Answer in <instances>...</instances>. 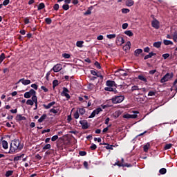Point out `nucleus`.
Listing matches in <instances>:
<instances>
[{"instance_id":"nucleus-16","label":"nucleus","mask_w":177,"mask_h":177,"mask_svg":"<svg viewBox=\"0 0 177 177\" xmlns=\"http://www.w3.org/2000/svg\"><path fill=\"white\" fill-rule=\"evenodd\" d=\"M106 84L107 86H115V81L108 80Z\"/></svg>"},{"instance_id":"nucleus-6","label":"nucleus","mask_w":177,"mask_h":177,"mask_svg":"<svg viewBox=\"0 0 177 177\" xmlns=\"http://www.w3.org/2000/svg\"><path fill=\"white\" fill-rule=\"evenodd\" d=\"M63 68V66L60 64H57L55 65L51 70L54 71V73H59Z\"/></svg>"},{"instance_id":"nucleus-14","label":"nucleus","mask_w":177,"mask_h":177,"mask_svg":"<svg viewBox=\"0 0 177 177\" xmlns=\"http://www.w3.org/2000/svg\"><path fill=\"white\" fill-rule=\"evenodd\" d=\"M153 56H156V53L151 52L149 53V55H145L144 59H145V60H147V59H151V57H153Z\"/></svg>"},{"instance_id":"nucleus-43","label":"nucleus","mask_w":177,"mask_h":177,"mask_svg":"<svg viewBox=\"0 0 177 177\" xmlns=\"http://www.w3.org/2000/svg\"><path fill=\"white\" fill-rule=\"evenodd\" d=\"M106 37L109 39H112L113 38H115V34L107 35Z\"/></svg>"},{"instance_id":"nucleus-44","label":"nucleus","mask_w":177,"mask_h":177,"mask_svg":"<svg viewBox=\"0 0 177 177\" xmlns=\"http://www.w3.org/2000/svg\"><path fill=\"white\" fill-rule=\"evenodd\" d=\"M50 149V144H47L43 147V150H48Z\"/></svg>"},{"instance_id":"nucleus-30","label":"nucleus","mask_w":177,"mask_h":177,"mask_svg":"<svg viewBox=\"0 0 177 177\" xmlns=\"http://www.w3.org/2000/svg\"><path fill=\"white\" fill-rule=\"evenodd\" d=\"M34 100H28L26 101V104H28V106H34Z\"/></svg>"},{"instance_id":"nucleus-41","label":"nucleus","mask_w":177,"mask_h":177,"mask_svg":"<svg viewBox=\"0 0 177 177\" xmlns=\"http://www.w3.org/2000/svg\"><path fill=\"white\" fill-rule=\"evenodd\" d=\"M171 147H172V144H167L165 146V150H169V149H171Z\"/></svg>"},{"instance_id":"nucleus-42","label":"nucleus","mask_w":177,"mask_h":177,"mask_svg":"<svg viewBox=\"0 0 177 177\" xmlns=\"http://www.w3.org/2000/svg\"><path fill=\"white\" fill-rule=\"evenodd\" d=\"M58 139H59V136L57 135L53 136L51 138L52 142H56V140H58Z\"/></svg>"},{"instance_id":"nucleus-56","label":"nucleus","mask_w":177,"mask_h":177,"mask_svg":"<svg viewBox=\"0 0 177 177\" xmlns=\"http://www.w3.org/2000/svg\"><path fill=\"white\" fill-rule=\"evenodd\" d=\"M31 88H33V89H35L37 91V89H38V86L35 84H31Z\"/></svg>"},{"instance_id":"nucleus-25","label":"nucleus","mask_w":177,"mask_h":177,"mask_svg":"<svg viewBox=\"0 0 177 177\" xmlns=\"http://www.w3.org/2000/svg\"><path fill=\"white\" fill-rule=\"evenodd\" d=\"M117 41L120 42V45H122V44L125 43V40H124V37H117Z\"/></svg>"},{"instance_id":"nucleus-38","label":"nucleus","mask_w":177,"mask_h":177,"mask_svg":"<svg viewBox=\"0 0 177 177\" xmlns=\"http://www.w3.org/2000/svg\"><path fill=\"white\" fill-rule=\"evenodd\" d=\"M62 8L64 10H68V9H70V6H68V4H64Z\"/></svg>"},{"instance_id":"nucleus-31","label":"nucleus","mask_w":177,"mask_h":177,"mask_svg":"<svg viewBox=\"0 0 177 177\" xmlns=\"http://www.w3.org/2000/svg\"><path fill=\"white\" fill-rule=\"evenodd\" d=\"M154 48H160L161 47V41H157L153 43Z\"/></svg>"},{"instance_id":"nucleus-60","label":"nucleus","mask_w":177,"mask_h":177,"mask_svg":"<svg viewBox=\"0 0 177 177\" xmlns=\"http://www.w3.org/2000/svg\"><path fill=\"white\" fill-rule=\"evenodd\" d=\"M162 57L165 59H168V57H169V54L166 53V54H163L162 55Z\"/></svg>"},{"instance_id":"nucleus-61","label":"nucleus","mask_w":177,"mask_h":177,"mask_svg":"<svg viewBox=\"0 0 177 177\" xmlns=\"http://www.w3.org/2000/svg\"><path fill=\"white\" fill-rule=\"evenodd\" d=\"M123 30H127L128 28V24L127 23L122 24Z\"/></svg>"},{"instance_id":"nucleus-35","label":"nucleus","mask_w":177,"mask_h":177,"mask_svg":"<svg viewBox=\"0 0 177 177\" xmlns=\"http://www.w3.org/2000/svg\"><path fill=\"white\" fill-rule=\"evenodd\" d=\"M159 172L161 174V175H165V174H167V169L162 168L159 170Z\"/></svg>"},{"instance_id":"nucleus-12","label":"nucleus","mask_w":177,"mask_h":177,"mask_svg":"<svg viewBox=\"0 0 177 177\" xmlns=\"http://www.w3.org/2000/svg\"><path fill=\"white\" fill-rule=\"evenodd\" d=\"M21 82V84H23V85H30V84H31V81L29 80H25V79H20L18 82Z\"/></svg>"},{"instance_id":"nucleus-7","label":"nucleus","mask_w":177,"mask_h":177,"mask_svg":"<svg viewBox=\"0 0 177 177\" xmlns=\"http://www.w3.org/2000/svg\"><path fill=\"white\" fill-rule=\"evenodd\" d=\"M80 124L82 125V129H88L89 128V124L86 120H80Z\"/></svg>"},{"instance_id":"nucleus-64","label":"nucleus","mask_w":177,"mask_h":177,"mask_svg":"<svg viewBox=\"0 0 177 177\" xmlns=\"http://www.w3.org/2000/svg\"><path fill=\"white\" fill-rule=\"evenodd\" d=\"M54 10H59V4H55Z\"/></svg>"},{"instance_id":"nucleus-46","label":"nucleus","mask_w":177,"mask_h":177,"mask_svg":"<svg viewBox=\"0 0 177 177\" xmlns=\"http://www.w3.org/2000/svg\"><path fill=\"white\" fill-rule=\"evenodd\" d=\"M45 21L47 24H50L52 23V19H50V18H46Z\"/></svg>"},{"instance_id":"nucleus-58","label":"nucleus","mask_w":177,"mask_h":177,"mask_svg":"<svg viewBox=\"0 0 177 177\" xmlns=\"http://www.w3.org/2000/svg\"><path fill=\"white\" fill-rule=\"evenodd\" d=\"M80 156H86V153L84 151H81L79 152Z\"/></svg>"},{"instance_id":"nucleus-13","label":"nucleus","mask_w":177,"mask_h":177,"mask_svg":"<svg viewBox=\"0 0 177 177\" xmlns=\"http://www.w3.org/2000/svg\"><path fill=\"white\" fill-rule=\"evenodd\" d=\"M32 100L35 102V107L34 108V110H37L38 109V99L37 98V95L32 96Z\"/></svg>"},{"instance_id":"nucleus-5","label":"nucleus","mask_w":177,"mask_h":177,"mask_svg":"<svg viewBox=\"0 0 177 177\" xmlns=\"http://www.w3.org/2000/svg\"><path fill=\"white\" fill-rule=\"evenodd\" d=\"M116 75H118V77H127V75H128V73H127L125 72V71L122 70V69H119L118 71L115 72Z\"/></svg>"},{"instance_id":"nucleus-53","label":"nucleus","mask_w":177,"mask_h":177,"mask_svg":"<svg viewBox=\"0 0 177 177\" xmlns=\"http://www.w3.org/2000/svg\"><path fill=\"white\" fill-rule=\"evenodd\" d=\"M62 95L65 96L66 99H70V94H68L67 93H62Z\"/></svg>"},{"instance_id":"nucleus-28","label":"nucleus","mask_w":177,"mask_h":177,"mask_svg":"<svg viewBox=\"0 0 177 177\" xmlns=\"http://www.w3.org/2000/svg\"><path fill=\"white\" fill-rule=\"evenodd\" d=\"M24 157V154H21V156H16L14 158V161H19L21 158Z\"/></svg>"},{"instance_id":"nucleus-34","label":"nucleus","mask_w":177,"mask_h":177,"mask_svg":"<svg viewBox=\"0 0 177 177\" xmlns=\"http://www.w3.org/2000/svg\"><path fill=\"white\" fill-rule=\"evenodd\" d=\"M124 34H126V35H128V37H132L133 35V33L131 30H126L124 32Z\"/></svg>"},{"instance_id":"nucleus-1","label":"nucleus","mask_w":177,"mask_h":177,"mask_svg":"<svg viewBox=\"0 0 177 177\" xmlns=\"http://www.w3.org/2000/svg\"><path fill=\"white\" fill-rule=\"evenodd\" d=\"M11 150H14V151H16V150H21L23 149V145L20 144V141L19 140H15L11 143Z\"/></svg>"},{"instance_id":"nucleus-33","label":"nucleus","mask_w":177,"mask_h":177,"mask_svg":"<svg viewBox=\"0 0 177 177\" xmlns=\"http://www.w3.org/2000/svg\"><path fill=\"white\" fill-rule=\"evenodd\" d=\"M91 74H92V75L95 76L93 77L95 80H96V78L99 77V75L95 71H91Z\"/></svg>"},{"instance_id":"nucleus-39","label":"nucleus","mask_w":177,"mask_h":177,"mask_svg":"<svg viewBox=\"0 0 177 177\" xmlns=\"http://www.w3.org/2000/svg\"><path fill=\"white\" fill-rule=\"evenodd\" d=\"M12 174H13V171L12 170L8 171L6 174V177L12 176Z\"/></svg>"},{"instance_id":"nucleus-26","label":"nucleus","mask_w":177,"mask_h":177,"mask_svg":"<svg viewBox=\"0 0 177 177\" xmlns=\"http://www.w3.org/2000/svg\"><path fill=\"white\" fill-rule=\"evenodd\" d=\"M163 44L165 45H174V42H172V41L171 40H163Z\"/></svg>"},{"instance_id":"nucleus-10","label":"nucleus","mask_w":177,"mask_h":177,"mask_svg":"<svg viewBox=\"0 0 177 177\" xmlns=\"http://www.w3.org/2000/svg\"><path fill=\"white\" fill-rule=\"evenodd\" d=\"M54 104H56V102L53 101L50 103H48L47 105L46 104H43V107L46 109V110H49L51 107H53Z\"/></svg>"},{"instance_id":"nucleus-21","label":"nucleus","mask_w":177,"mask_h":177,"mask_svg":"<svg viewBox=\"0 0 177 177\" xmlns=\"http://www.w3.org/2000/svg\"><path fill=\"white\" fill-rule=\"evenodd\" d=\"M93 9V7L88 8V10L84 12V15L88 16V15H91L92 13Z\"/></svg>"},{"instance_id":"nucleus-17","label":"nucleus","mask_w":177,"mask_h":177,"mask_svg":"<svg viewBox=\"0 0 177 177\" xmlns=\"http://www.w3.org/2000/svg\"><path fill=\"white\" fill-rule=\"evenodd\" d=\"M143 149L145 153H147V151H149V149H150V142H148L145 145H144Z\"/></svg>"},{"instance_id":"nucleus-23","label":"nucleus","mask_w":177,"mask_h":177,"mask_svg":"<svg viewBox=\"0 0 177 177\" xmlns=\"http://www.w3.org/2000/svg\"><path fill=\"white\" fill-rule=\"evenodd\" d=\"M77 111L79 112V113H80L81 115H84L86 112L85 109L84 108H78Z\"/></svg>"},{"instance_id":"nucleus-15","label":"nucleus","mask_w":177,"mask_h":177,"mask_svg":"<svg viewBox=\"0 0 177 177\" xmlns=\"http://www.w3.org/2000/svg\"><path fill=\"white\" fill-rule=\"evenodd\" d=\"M16 120L17 121H26V117H24L21 115H17L16 116Z\"/></svg>"},{"instance_id":"nucleus-50","label":"nucleus","mask_w":177,"mask_h":177,"mask_svg":"<svg viewBox=\"0 0 177 177\" xmlns=\"http://www.w3.org/2000/svg\"><path fill=\"white\" fill-rule=\"evenodd\" d=\"M94 64H95V67H96L97 68H98L99 70H100L101 66H100V64H99V62H95Z\"/></svg>"},{"instance_id":"nucleus-36","label":"nucleus","mask_w":177,"mask_h":177,"mask_svg":"<svg viewBox=\"0 0 177 177\" xmlns=\"http://www.w3.org/2000/svg\"><path fill=\"white\" fill-rule=\"evenodd\" d=\"M5 53H1L0 55V64L5 60Z\"/></svg>"},{"instance_id":"nucleus-18","label":"nucleus","mask_w":177,"mask_h":177,"mask_svg":"<svg viewBox=\"0 0 177 177\" xmlns=\"http://www.w3.org/2000/svg\"><path fill=\"white\" fill-rule=\"evenodd\" d=\"M46 114H43L40 118L38 120V122H44V121H45V120H46Z\"/></svg>"},{"instance_id":"nucleus-57","label":"nucleus","mask_w":177,"mask_h":177,"mask_svg":"<svg viewBox=\"0 0 177 177\" xmlns=\"http://www.w3.org/2000/svg\"><path fill=\"white\" fill-rule=\"evenodd\" d=\"M156 95V93L153 91H149L148 93V96H154Z\"/></svg>"},{"instance_id":"nucleus-62","label":"nucleus","mask_w":177,"mask_h":177,"mask_svg":"<svg viewBox=\"0 0 177 177\" xmlns=\"http://www.w3.org/2000/svg\"><path fill=\"white\" fill-rule=\"evenodd\" d=\"M84 167L86 168V169H89V167H88V162H84Z\"/></svg>"},{"instance_id":"nucleus-48","label":"nucleus","mask_w":177,"mask_h":177,"mask_svg":"<svg viewBox=\"0 0 177 177\" xmlns=\"http://www.w3.org/2000/svg\"><path fill=\"white\" fill-rule=\"evenodd\" d=\"M90 149H91V150H96V149H97V146H96L95 144H92Z\"/></svg>"},{"instance_id":"nucleus-55","label":"nucleus","mask_w":177,"mask_h":177,"mask_svg":"<svg viewBox=\"0 0 177 177\" xmlns=\"http://www.w3.org/2000/svg\"><path fill=\"white\" fill-rule=\"evenodd\" d=\"M63 57H64L65 59H70V55L67 54V53H64L63 54Z\"/></svg>"},{"instance_id":"nucleus-24","label":"nucleus","mask_w":177,"mask_h":177,"mask_svg":"<svg viewBox=\"0 0 177 177\" xmlns=\"http://www.w3.org/2000/svg\"><path fill=\"white\" fill-rule=\"evenodd\" d=\"M45 8V3H40L37 6V10H42V9H44Z\"/></svg>"},{"instance_id":"nucleus-3","label":"nucleus","mask_w":177,"mask_h":177,"mask_svg":"<svg viewBox=\"0 0 177 177\" xmlns=\"http://www.w3.org/2000/svg\"><path fill=\"white\" fill-rule=\"evenodd\" d=\"M133 113L134 114L133 115H131V114H129V113H126L123 115V118H127V119H129V118H131V119H135V118H138V115L137 114H139V111H133Z\"/></svg>"},{"instance_id":"nucleus-8","label":"nucleus","mask_w":177,"mask_h":177,"mask_svg":"<svg viewBox=\"0 0 177 177\" xmlns=\"http://www.w3.org/2000/svg\"><path fill=\"white\" fill-rule=\"evenodd\" d=\"M151 26L153 27V28H156V30H158V28H160V21H158L157 19H153L151 21Z\"/></svg>"},{"instance_id":"nucleus-51","label":"nucleus","mask_w":177,"mask_h":177,"mask_svg":"<svg viewBox=\"0 0 177 177\" xmlns=\"http://www.w3.org/2000/svg\"><path fill=\"white\" fill-rule=\"evenodd\" d=\"M122 13H129V9H128V8H123V9H122Z\"/></svg>"},{"instance_id":"nucleus-49","label":"nucleus","mask_w":177,"mask_h":177,"mask_svg":"<svg viewBox=\"0 0 177 177\" xmlns=\"http://www.w3.org/2000/svg\"><path fill=\"white\" fill-rule=\"evenodd\" d=\"M125 46L127 49H131V41H127Z\"/></svg>"},{"instance_id":"nucleus-54","label":"nucleus","mask_w":177,"mask_h":177,"mask_svg":"<svg viewBox=\"0 0 177 177\" xmlns=\"http://www.w3.org/2000/svg\"><path fill=\"white\" fill-rule=\"evenodd\" d=\"M9 2H10V0H5V1L3 2V6H6L7 5H9Z\"/></svg>"},{"instance_id":"nucleus-45","label":"nucleus","mask_w":177,"mask_h":177,"mask_svg":"<svg viewBox=\"0 0 177 177\" xmlns=\"http://www.w3.org/2000/svg\"><path fill=\"white\" fill-rule=\"evenodd\" d=\"M139 89H140L139 86H133L131 87L132 92H133V91H139Z\"/></svg>"},{"instance_id":"nucleus-2","label":"nucleus","mask_w":177,"mask_h":177,"mask_svg":"<svg viewBox=\"0 0 177 177\" xmlns=\"http://www.w3.org/2000/svg\"><path fill=\"white\" fill-rule=\"evenodd\" d=\"M125 97L124 95H118L112 97L111 102L113 103V104H117L118 103H122Z\"/></svg>"},{"instance_id":"nucleus-59","label":"nucleus","mask_w":177,"mask_h":177,"mask_svg":"<svg viewBox=\"0 0 177 177\" xmlns=\"http://www.w3.org/2000/svg\"><path fill=\"white\" fill-rule=\"evenodd\" d=\"M144 52H145L146 53H149V52H150V48L149 47H145L144 48Z\"/></svg>"},{"instance_id":"nucleus-52","label":"nucleus","mask_w":177,"mask_h":177,"mask_svg":"<svg viewBox=\"0 0 177 177\" xmlns=\"http://www.w3.org/2000/svg\"><path fill=\"white\" fill-rule=\"evenodd\" d=\"M105 91H108L109 92H113L114 91V88L112 87H106L105 88Z\"/></svg>"},{"instance_id":"nucleus-37","label":"nucleus","mask_w":177,"mask_h":177,"mask_svg":"<svg viewBox=\"0 0 177 177\" xmlns=\"http://www.w3.org/2000/svg\"><path fill=\"white\" fill-rule=\"evenodd\" d=\"M24 97H25L26 99H30V97H31V95H30L29 91H28V92H26V93H24Z\"/></svg>"},{"instance_id":"nucleus-9","label":"nucleus","mask_w":177,"mask_h":177,"mask_svg":"<svg viewBox=\"0 0 177 177\" xmlns=\"http://www.w3.org/2000/svg\"><path fill=\"white\" fill-rule=\"evenodd\" d=\"M101 111H103V110L102 109V108H97L95 110H94L92 113L91 114V115L89 116V118H93V117H95V115L99 114V113H100Z\"/></svg>"},{"instance_id":"nucleus-27","label":"nucleus","mask_w":177,"mask_h":177,"mask_svg":"<svg viewBox=\"0 0 177 177\" xmlns=\"http://www.w3.org/2000/svg\"><path fill=\"white\" fill-rule=\"evenodd\" d=\"M83 44H84V41H77L76 43V46H77V48H82Z\"/></svg>"},{"instance_id":"nucleus-29","label":"nucleus","mask_w":177,"mask_h":177,"mask_svg":"<svg viewBox=\"0 0 177 177\" xmlns=\"http://www.w3.org/2000/svg\"><path fill=\"white\" fill-rule=\"evenodd\" d=\"M2 147H3L6 150L8 149V142L6 140H3L2 142Z\"/></svg>"},{"instance_id":"nucleus-40","label":"nucleus","mask_w":177,"mask_h":177,"mask_svg":"<svg viewBox=\"0 0 177 177\" xmlns=\"http://www.w3.org/2000/svg\"><path fill=\"white\" fill-rule=\"evenodd\" d=\"M29 93L30 96H35V93H37V92H35L34 89H30Z\"/></svg>"},{"instance_id":"nucleus-32","label":"nucleus","mask_w":177,"mask_h":177,"mask_svg":"<svg viewBox=\"0 0 177 177\" xmlns=\"http://www.w3.org/2000/svg\"><path fill=\"white\" fill-rule=\"evenodd\" d=\"M73 117L75 118V120H78L80 118V112H78L77 110L74 113Z\"/></svg>"},{"instance_id":"nucleus-11","label":"nucleus","mask_w":177,"mask_h":177,"mask_svg":"<svg viewBox=\"0 0 177 177\" xmlns=\"http://www.w3.org/2000/svg\"><path fill=\"white\" fill-rule=\"evenodd\" d=\"M60 110L59 106H53V109H50L49 112L53 113V114H57Z\"/></svg>"},{"instance_id":"nucleus-4","label":"nucleus","mask_w":177,"mask_h":177,"mask_svg":"<svg viewBox=\"0 0 177 177\" xmlns=\"http://www.w3.org/2000/svg\"><path fill=\"white\" fill-rule=\"evenodd\" d=\"M172 78V74L171 73H167L161 80L160 82L162 84H164V82H167L169 81Z\"/></svg>"},{"instance_id":"nucleus-47","label":"nucleus","mask_w":177,"mask_h":177,"mask_svg":"<svg viewBox=\"0 0 177 177\" xmlns=\"http://www.w3.org/2000/svg\"><path fill=\"white\" fill-rule=\"evenodd\" d=\"M53 88H55V86H57V85H59V81L57 80H54L53 82Z\"/></svg>"},{"instance_id":"nucleus-20","label":"nucleus","mask_w":177,"mask_h":177,"mask_svg":"<svg viewBox=\"0 0 177 177\" xmlns=\"http://www.w3.org/2000/svg\"><path fill=\"white\" fill-rule=\"evenodd\" d=\"M138 80L143 81V82H147V79L143 75H138Z\"/></svg>"},{"instance_id":"nucleus-19","label":"nucleus","mask_w":177,"mask_h":177,"mask_svg":"<svg viewBox=\"0 0 177 177\" xmlns=\"http://www.w3.org/2000/svg\"><path fill=\"white\" fill-rule=\"evenodd\" d=\"M142 52H143V50H142L141 48H138L134 51V55L135 56L138 57L139 56V55H140V53H142Z\"/></svg>"},{"instance_id":"nucleus-63","label":"nucleus","mask_w":177,"mask_h":177,"mask_svg":"<svg viewBox=\"0 0 177 177\" xmlns=\"http://www.w3.org/2000/svg\"><path fill=\"white\" fill-rule=\"evenodd\" d=\"M156 71L157 70H151V71H149V73L153 75L154 73H156Z\"/></svg>"},{"instance_id":"nucleus-22","label":"nucleus","mask_w":177,"mask_h":177,"mask_svg":"<svg viewBox=\"0 0 177 177\" xmlns=\"http://www.w3.org/2000/svg\"><path fill=\"white\" fill-rule=\"evenodd\" d=\"M133 3L134 2L133 0H127L126 1V5L129 7L133 6Z\"/></svg>"}]
</instances>
